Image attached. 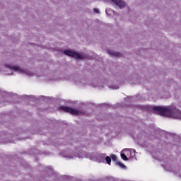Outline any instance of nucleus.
Segmentation results:
<instances>
[{"instance_id": "nucleus-9", "label": "nucleus", "mask_w": 181, "mask_h": 181, "mask_svg": "<svg viewBox=\"0 0 181 181\" xmlns=\"http://www.w3.org/2000/svg\"><path fill=\"white\" fill-rule=\"evenodd\" d=\"M105 156H107V155L105 153L100 154V153L95 152L90 156V158L92 160H94L96 159L97 160H99V162L103 163V162H105Z\"/></svg>"}, {"instance_id": "nucleus-4", "label": "nucleus", "mask_w": 181, "mask_h": 181, "mask_svg": "<svg viewBox=\"0 0 181 181\" xmlns=\"http://www.w3.org/2000/svg\"><path fill=\"white\" fill-rule=\"evenodd\" d=\"M73 81L76 84L77 86H88L91 85L92 87H94L95 88H99V90H102V88H104L107 84L105 83H101L98 82V81H95V82L90 83V80L87 78H81V76H76L73 79Z\"/></svg>"}, {"instance_id": "nucleus-14", "label": "nucleus", "mask_w": 181, "mask_h": 181, "mask_svg": "<svg viewBox=\"0 0 181 181\" xmlns=\"http://www.w3.org/2000/svg\"><path fill=\"white\" fill-rule=\"evenodd\" d=\"M105 160H106L107 165H111V157L106 156L105 157Z\"/></svg>"}, {"instance_id": "nucleus-20", "label": "nucleus", "mask_w": 181, "mask_h": 181, "mask_svg": "<svg viewBox=\"0 0 181 181\" xmlns=\"http://www.w3.org/2000/svg\"><path fill=\"white\" fill-rule=\"evenodd\" d=\"M129 83H131V81H129Z\"/></svg>"}, {"instance_id": "nucleus-10", "label": "nucleus", "mask_w": 181, "mask_h": 181, "mask_svg": "<svg viewBox=\"0 0 181 181\" xmlns=\"http://www.w3.org/2000/svg\"><path fill=\"white\" fill-rule=\"evenodd\" d=\"M110 2L114 4V5H116V6H118L119 9H124V8H127V3L122 0H110Z\"/></svg>"}, {"instance_id": "nucleus-19", "label": "nucleus", "mask_w": 181, "mask_h": 181, "mask_svg": "<svg viewBox=\"0 0 181 181\" xmlns=\"http://www.w3.org/2000/svg\"><path fill=\"white\" fill-rule=\"evenodd\" d=\"M129 156V158H131V155L129 154V153H128V156Z\"/></svg>"}, {"instance_id": "nucleus-16", "label": "nucleus", "mask_w": 181, "mask_h": 181, "mask_svg": "<svg viewBox=\"0 0 181 181\" xmlns=\"http://www.w3.org/2000/svg\"><path fill=\"white\" fill-rule=\"evenodd\" d=\"M117 165L118 166H120V168H122L123 169L125 168V165H124V163L119 162V161H117Z\"/></svg>"}, {"instance_id": "nucleus-11", "label": "nucleus", "mask_w": 181, "mask_h": 181, "mask_svg": "<svg viewBox=\"0 0 181 181\" xmlns=\"http://www.w3.org/2000/svg\"><path fill=\"white\" fill-rule=\"evenodd\" d=\"M107 86L111 90H119V86L115 83V82H108Z\"/></svg>"}, {"instance_id": "nucleus-13", "label": "nucleus", "mask_w": 181, "mask_h": 181, "mask_svg": "<svg viewBox=\"0 0 181 181\" xmlns=\"http://www.w3.org/2000/svg\"><path fill=\"white\" fill-rule=\"evenodd\" d=\"M45 171L47 172V173H48V175H49L51 176L49 180H52V179H53V177H56L57 174H56V173H54V170H53L52 168H47Z\"/></svg>"}, {"instance_id": "nucleus-18", "label": "nucleus", "mask_w": 181, "mask_h": 181, "mask_svg": "<svg viewBox=\"0 0 181 181\" xmlns=\"http://www.w3.org/2000/svg\"><path fill=\"white\" fill-rule=\"evenodd\" d=\"M93 11L95 12V13H100V9L98 8H95L93 9Z\"/></svg>"}, {"instance_id": "nucleus-2", "label": "nucleus", "mask_w": 181, "mask_h": 181, "mask_svg": "<svg viewBox=\"0 0 181 181\" xmlns=\"http://www.w3.org/2000/svg\"><path fill=\"white\" fill-rule=\"evenodd\" d=\"M138 108L141 111L153 112L167 118H174L175 119H181V112L175 106H153L151 105H139Z\"/></svg>"}, {"instance_id": "nucleus-8", "label": "nucleus", "mask_w": 181, "mask_h": 181, "mask_svg": "<svg viewBox=\"0 0 181 181\" xmlns=\"http://www.w3.org/2000/svg\"><path fill=\"white\" fill-rule=\"evenodd\" d=\"M161 166L168 170V172H173L181 177V168L179 170H176V168H173V165H170L169 163H162Z\"/></svg>"}, {"instance_id": "nucleus-12", "label": "nucleus", "mask_w": 181, "mask_h": 181, "mask_svg": "<svg viewBox=\"0 0 181 181\" xmlns=\"http://www.w3.org/2000/svg\"><path fill=\"white\" fill-rule=\"evenodd\" d=\"M107 53H108V54H110L113 57H122V56L121 53L112 51L111 49H107Z\"/></svg>"}, {"instance_id": "nucleus-17", "label": "nucleus", "mask_w": 181, "mask_h": 181, "mask_svg": "<svg viewBox=\"0 0 181 181\" xmlns=\"http://www.w3.org/2000/svg\"><path fill=\"white\" fill-rule=\"evenodd\" d=\"M111 158H112V160H113V162H117V156L116 155L112 154L111 156Z\"/></svg>"}, {"instance_id": "nucleus-5", "label": "nucleus", "mask_w": 181, "mask_h": 181, "mask_svg": "<svg viewBox=\"0 0 181 181\" xmlns=\"http://www.w3.org/2000/svg\"><path fill=\"white\" fill-rule=\"evenodd\" d=\"M64 54L69 56L70 57H74V59L84 60V59H88V56L85 52H77L71 49H64L62 51Z\"/></svg>"}, {"instance_id": "nucleus-1", "label": "nucleus", "mask_w": 181, "mask_h": 181, "mask_svg": "<svg viewBox=\"0 0 181 181\" xmlns=\"http://www.w3.org/2000/svg\"><path fill=\"white\" fill-rule=\"evenodd\" d=\"M0 71L4 73L6 76H13L16 73L25 76V77H38L40 80H43L44 81H53L57 80L54 73L51 72L48 74H43V72L35 73L33 71L28 69L21 67L19 65H12L11 64H6L5 65L0 64Z\"/></svg>"}, {"instance_id": "nucleus-3", "label": "nucleus", "mask_w": 181, "mask_h": 181, "mask_svg": "<svg viewBox=\"0 0 181 181\" xmlns=\"http://www.w3.org/2000/svg\"><path fill=\"white\" fill-rule=\"evenodd\" d=\"M61 156L65 158V159H76L78 158L79 159H84V158H90V154L87 153L86 151H83L80 147H76L71 149H65L60 152Z\"/></svg>"}, {"instance_id": "nucleus-6", "label": "nucleus", "mask_w": 181, "mask_h": 181, "mask_svg": "<svg viewBox=\"0 0 181 181\" xmlns=\"http://www.w3.org/2000/svg\"><path fill=\"white\" fill-rule=\"evenodd\" d=\"M60 110L64 111L65 112H69L72 115H81V114H84V110L79 108H73L67 106H60Z\"/></svg>"}, {"instance_id": "nucleus-15", "label": "nucleus", "mask_w": 181, "mask_h": 181, "mask_svg": "<svg viewBox=\"0 0 181 181\" xmlns=\"http://www.w3.org/2000/svg\"><path fill=\"white\" fill-rule=\"evenodd\" d=\"M108 12H110V13H115V11L111 8H107L105 10V13H107V15H108Z\"/></svg>"}, {"instance_id": "nucleus-7", "label": "nucleus", "mask_w": 181, "mask_h": 181, "mask_svg": "<svg viewBox=\"0 0 181 181\" xmlns=\"http://www.w3.org/2000/svg\"><path fill=\"white\" fill-rule=\"evenodd\" d=\"M128 153L130 155V158L135 156V149L133 148H126L121 151V158L123 160H128Z\"/></svg>"}]
</instances>
